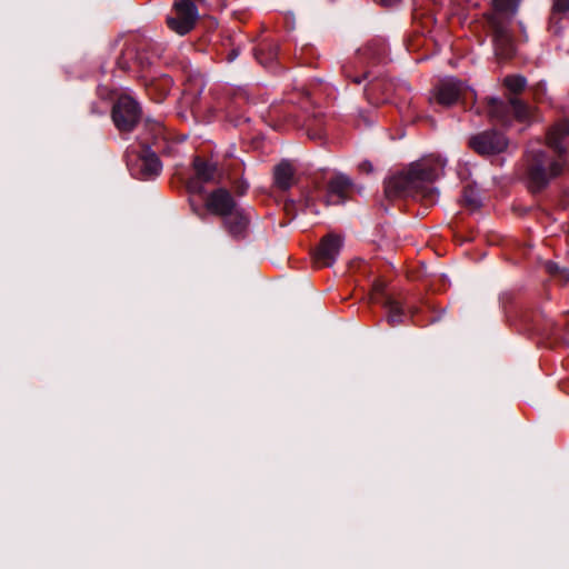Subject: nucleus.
<instances>
[{
  "label": "nucleus",
  "mask_w": 569,
  "mask_h": 569,
  "mask_svg": "<svg viewBox=\"0 0 569 569\" xmlns=\"http://www.w3.org/2000/svg\"><path fill=\"white\" fill-rule=\"evenodd\" d=\"M445 160L430 154L412 162L403 171L390 177L385 186L388 197H413L432 201L433 182L443 174Z\"/></svg>",
  "instance_id": "f257e3e1"
},
{
  "label": "nucleus",
  "mask_w": 569,
  "mask_h": 569,
  "mask_svg": "<svg viewBox=\"0 0 569 569\" xmlns=\"http://www.w3.org/2000/svg\"><path fill=\"white\" fill-rule=\"evenodd\" d=\"M568 136L569 121L561 120L551 127L547 133L548 146L558 153L555 159H550L543 151H529L528 178L531 190H542L552 179L563 172L567 160L566 148L561 141Z\"/></svg>",
  "instance_id": "f03ea898"
},
{
  "label": "nucleus",
  "mask_w": 569,
  "mask_h": 569,
  "mask_svg": "<svg viewBox=\"0 0 569 569\" xmlns=\"http://www.w3.org/2000/svg\"><path fill=\"white\" fill-rule=\"evenodd\" d=\"M198 9L190 0H181L174 4V16L167 19L168 27L180 36L189 33L196 26Z\"/></svg>",
  "instance_id": "7ed1b4c3"
},
{
  "label": "nucleus",
  "mask_w": 569,
  "mask_h": 569,
  "mask_svg": "<svg viewBox=\"0 0 569 569\" xmlns=\"http://www.w3.org/2000/svg\"><path fill=\"white\" fill-rule=\"evenodd\" d=\"M140 108L130 97L118 99L112 109V120L120 131H131L140 119Z\"/></svg>",
  "instance_id": "20e7f679"
},
{
  "label": "nucleus",
  "mask_w": 569,
  "mask_h": 569,
  "mask_svg": "<svg viewBox=\"0 0 569 569\" xmlns=\"http://www.w3.org/2000/svg\"><path fill=\"white\" fill-rule=\"evenodd\" d=\"M488 22L493 33L495 51L500 59H510L513 57L516 49L512 37L508 29V22L497 20L495 14H487Z\"/></svg>",
  "instance_id": "39448f33"
},
{
  "label": "nucleus",
  "mask_w": 569,
  "mask_h": 569,
  "mask_svg": "<svg viewBox=\"0 0 569 569\" xmlns=\"http://www.w3.org/2000/svg\"><path fill=\"white\" fill-rule=\"evenodd\" d=\"M466 93L463 83L455 78H448L440 81L432 90L430 102H436L442 107H450L457 103Z\"/></svg>",
  "instance_id": "423d86ee"
},
{
  "label": "nucleus",
  "mask_w": 569,
  "mask_h": 569,
  "mask_svg": "<svg viewBox=\"0 0 569 569\" xmlns=\"http://www.w3.org/2000/svg\"><path fill=\"white\" fill-rule=\"evenodd\" d=\"M470 147L479 154H495L506 150L507 139L496 131H485L470 138Z\"/></svg>",
  "instance_id": "0eeeda50"
},
{
  "label": "nucleus",
  "mask_w": 569,
  "mask_h": 569,
  "mask_svg": "<svg viewBox=\"0 0 569 569\" xmlns=\"http://www.w3.org/2000/svg\"><path fill=\"white\" fill-rule=\"evenodd\" d=\"M342 242H343L342 237H340L338 234L329 233V234L325 236L321 239V241L313 254L315 263L318 267L332 266L335 263L337 257L339 256V252L342 247Z\"/></svg>",
  "instance_id": "6e6552de"
},
{
  "label": "nucleus",
  "mask_w": 569,
  "mask_h": 569,
  "mask_svg": "<svg viewBox=\"0 0 569 569\" xmlns=\"http://www.w3.org/2000/svg\"><path fill=\"white\" fill-rule=\"evenodd\" d=\"M204 204L210 213L219 216L222 219L233 212L238 207L231 193L223 188H219L210 192Z\"/></svg>",
  "instance_id": "1a4fd4ad"
},
{
  "label": "nucleus",
  "mask_w": 569,
  "mask_h": 569,
  "mask_svg": "<svg viewBox=\"0 0 569 569\" xmlns=\"http://www.w3.org/2000/svg\"><path fill=\"white\" fill-rule=\"evenodd\" d=\"M193 169L196 172V178L192 179L188 184V188L192 192H202V188L198 186V181L208 183L219 182L220 180V173L216 163L196 157L193 160Z\"/></svg>",
  "instance_id": "9d476101"
},
{
  "label": "nucleus",
  "mask_w": 569,
  "mask_h": 569,
  "mask_svg": "<svg viewBox=\"0 0 569 569\" xmlns=\"http://www.w3.org/2000/svg\"><path fill=\"white\" fill-rule=\"evenodd\" d=\"M352 183L345 176H337L329 181L326 204H340L345 202L350 192Z\"/></svg>",
  "instance_id": "9b49d317"
},
{
  "label": "nucleus",
  "mask_w": 569,
  "mask_h": 569,
  "mask_svg": "<svg viewBox=\"0 0 569 569\" xmlns=\"http://www.w3.org/2000/svg\"><path fill=\"white\" fill-rule=\"evenodd\" d=\"M249 224V217L240 208L223 218V226L229 234L236 239L243 238Z\"/></svg>",
  "instance_id": "f8f14e48"
},
{
  "label": "nucleus",
  "mask_w": 569,
  "mask_h": 569,
  "mask_svg": "<svg viewBox=\"0 0 569 569\" xmlns=\"http://www.w3.org/2000/svg\"><path fill=\"white\" fill-rule=\"evenodd\" d=\"M137 166L139 173L143 179L158 176L162 169V164L158 156L149 148L142 150L141 154L138 157Z\"/></svg>",
  "instance_id": "ddd939ff"
},
{
  "label": "nucleus",
  "mask_w": 569,
  "mask_h": 569,
  "mask_svg": "<svg viewBox=\"0 0 569 569\" xmlns=\"http://www.w3.org/2000/svg\"><path fill=\"white\" fill-rule=\"evenodd\" d=\"M273 180L277 188L281 190L290 189L295 183V169L287 161L280 162L274 167Z\"/></svg>",
  "instance_id": "4468645a"
},
{
  "label": "nucleus",
  "mask_w": 569,
  "mask_h": 569,
  "mask_svg": "<svg viewBox=\"0 0 569 569\" xmlns=\"http://www.w3.org/2000/svg\"><path fill=\"white\" fill-rule=\"evenodd\" d=\"M518 2L516 0H492V8L497 20H502L500 14L506 13L509 16L515 14Z\"/></svg>",
  "instance_id": "2eb2a0df"
},
{
  "label": "nucleus",
  "mask_w": 569,
  "mask_h": 569,
  "mask_svg": "<svg viewBox=\"0 0 569 569\" xmlns=\"http://www.w3.org/2000/svg\"><path fill=\"white\" fill-rule=\"evenodd\" d=\"M546 271L560 283L566 284L569 282V270L559 267L556 262L548 261L545 264Z\"/></svg>",
  "instance_id": "dca6fc26"
},
{
  "label": "nucleus",
  "mask_w": 569,
  "mask_h": 569,
  "mask_svg": "<svg viewBox=\"0 0 569 569\" xmlns=\"http://www.w3.org/2000/svg\"><path fill=\"white\" fill-rule=\"evenodd\" d=\"M516 117L523 121L530 118L531 109L518 98H510L509 100Z\"/></svg>",
  "instance_id": "f3484780"
},
{
  "label": "nucleus",
  "mask_w": 569,
  "mask_h": 569,
  "mask_svg": "<svg viewBox=\"0 0 569 569\" xmlns=\"http://www.w3.org/2000/svg\"><path fill=\"white\" fill-rule=\"evenodd\" d=\"M277 56V47L272 44H261L257 50L256 57L261 64H267Z\"/></svg>",
  "instance_id": "a211bd4d"
},
{
  "label": "nucleus",
  "mask_w": 569,
  "mask_h": 569,
  "mask_svg": "<svg viewBox=\"0 0 569 569\" xmlns=\"http://www.w3.org/2000/svg\"><path fill=\"white\" fill-rule=\"evenodd\" d=\"M503 84L509 91L519 93L526 88L527 81L521 76H508L505 78Z\"/></svg>",
  "instance_id": "6ab92c4d"
},
{
  "label": "nucleus",
  "mask_w": 569,
  "mask_h": 569,
  "mask_svg": "<svg viewBox=\"0 0 569 569\" xmlns=\"http://www.w3.org/2000/svg\"><path fill=\"white\" fill-rule=\"evenodd\" d=\"M386 306L389 309V316H388L389 322L391 325L399 323L401 320L400 319L401 315H402V310H401L400 306L396 301H392V300H388Z\"/></svg>",
  "instance_id": "aec40b11"
},
{
  "label": "nucleus",
  "mask_w": 569,
  "mask_h": 569,
  "mask_svg": "<svg viewBox=\"0 0 569 569\" xmlns=\"http://www.w3.org/2000/svg\"><path fill=\"white\" fill-rule=\"evenodd\" d=\"M569 11V0H553L552 13H566Z\"/></svg>",
  "instance_id": "412c9836"
},
{
  "label": "nucleus",
  "mask_w": 569,
  "mask_h": 569,
  "mask_svg": "<svg viewBox=\"0 0 569 569\" xmlns=\"http://www.w3.org/2000/svg\"><path fill=\"white\" fill-rule=\"evenodd\" d=\"M385 290V284L381 281H378L372 287V297L371 299H375V297L379 293H382Z\"/></svg>",
  "instance_id": "4be33fe9"
},
{
  "label": "nucleus",
  "mask_w": 569,
  "mask_h": 569,
  "mask_svg": "<svg viewBox=\"0 0 569 569\" xmlns=\"http://www.w3.org/2000/svg\"><path fill=\"white\" fill-rule=\"evenodd\" d=\"M152 130L154 131L156 137L162 134V124L160 121L150 122Z\"/></svg>",
  "instance_id": "5701e85b"
},
{
  "label": "nucleus",
  "mask_w": 569,
  "mask_h": 569,
  "mask_svg": "<svg viewBox=\"0 0 569 569\" xmlns=\"http://www.w3.org/2000/svg\"><path fill=\"white\" fill-rule=\"evenodd\" d=\"M359 169L362 172L370 173L372 171V164L369 161H363L359 164Z\"/></svg>",
  "instance_id": "b1692460"
},
{
  "label": "nucleus",
  "mask_w": 569,
  "mask_h": 569,
  "mask_svg": "<svg viewBox=\"0 0 569 569\" xmlns=\"http://www.w3.org/2000/svg\"><path fill=\"white\" fill-rule=\"evenodd\" d=\"M490 104H491L490 113H491L492 117H496V110H497L498 107L501 106V102H499L496 99H491L490 100Z\"/></svg>",
  "instance_id": "393cba45"
},
{
  "label": "nucleus",
  "mask_w": 569,
  "mask_h": 569,
  "mask_svg": "<svg viewBox=\"0 0 569 569\" xmlns=\"http://www.w3.org/2000/svg\"><path fill=\"white\" fill-rule=\"evenodd\" d=\"M465 200L468 202V204L472 206V207H477L478 206V202L473 199H469L467 196H465Z\"/></svg>",
  "instance_id": "a878e982"
},
{
  "label": "nucleus",
  "mask_w": 569,
  "mask_h": 569,
  "mask_svg": "<svg viewBox=\"0 0 569 569\" xmlns=\"http://www.w3.org/2000/svg\"><path fill=\"white\" fill-rule=\"evenodd\" d=\"M355 82H356V83H360V82H361V80L357 78V79H355Z\"/></svg>",
  "instance_id": "bb28decb"
}]
</instances>
